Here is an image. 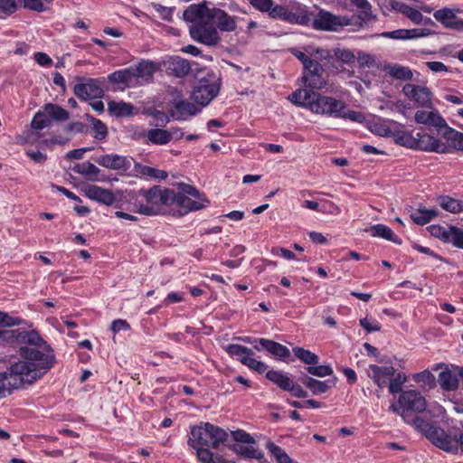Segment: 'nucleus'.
<instances>
[{
	"label": "nucleus",
	"mask_w": 463,
	"mask_h": 463,
	"mask_svg": "<svg viewBox=\"0 0 463 463\" xmlns=\"http://www.w3.org/2000/svg\"><path fill=\"white\" fill-rule=\"evenodd\" d=\"M289 100L295 105L308 109L316 114L349 119L359 123L364 119V116L361 112L349 109L345 102L307 90H295L289 96Z\"/></svg>",
	"instance_id": "nucleus-1"
},
{
	"label": "nucleus",
	"mask_w": 463,
	"mask_h": 463,
	"mask_svg": "<svg viewBox=\"0 0 463 463\" xmlns=\"http://www.w3.org/2000/svg\"><path fill=\"white\" fill-rule=\"evenodd\" d=\"M223 349L230 357L237 358L238 361L249 369L258 373L266 372V378L282 391L290 392V394L296 398L307 397V392L305 391L301 385L295 383L287 373L273 369L267 371L269 367L268 364L255 359L253 357L254 352L251 348L238 344H229L225 345Z\"/></svg>",
	"instance_id": "nucleus-2"
},
{
	"label": "nucleus",
	"mask_w": 463,
	"mask_h": 463,
	"mask_svg": "<svg viewBox=\"0 0 463 463\" xmlns=\"http://www.w3.org/2000/svg\"><path fill=\"white\" fill-rule=\"evenodd\" d=\"M289 52L302 64L301 81L305 86L304 90L314 91L326 88L327 76L321 61H330L331 52L312 46H305L303 51L294 47Z\"/></svg>",
	"instance_id": "nucleus-3"
},
{
	"label": "nucleus",
	"mask_w": 463,
	"mask_h": 463,
	"mask_svg": "<svg viewBox=\"0 0 463 463\" xmlns=\"http://www.w3.org/2000/svg\"><path fill=\"white\" fill-rule=\"evenodd\" d=\"M19 354L24 359L12 364V370L14 375H20L19 382L33 383L44 375L55 364V355L52 350L41 351L35 347L22 346Z\"/></svg>",
	"instance_id": "nucleus-4"
},
{
	"label": "nucleus",
	"mask_w": 463,
	"mask_h": 463,
	"mask_svg": "<svg viewBox=\"0 0 463 463\" xmlns=\"http://www.w3.org/2000/svg\"><path fill=\"white\" fill-rule=\"evenodd\" d=\"M229 436V433L219 426L202 422L191 428L187 443L196 450L197 458L201 463H213V454L210 449L226 445Z\"/></svg>",
	"instance_id": "nucleus-5"
},
{
	"label": "nucleus",
	"mask_w": 463,
	"mask_h": 463,
	"mask_svg": "<svg viewBox=\"0 0 463 463\" xmlns=\"http://www.w3.org/2000/svg\"><path fill=\"white\" fill-rule=\"evenodd\" d=\"M173 198V190L158 185L128 194V202L132 206L130 211L147 216L163 213L165 207L171 206Z\"/></svg>",
	"instance_id": "nucleus-6"
},
{
	"label": "nucleus",
	"mask_w": 463,
	"mask_h": 463,
	"mask_svg": "<svg viewBox=\"0 0 463 463\" xmlns=\"http://www.w3.org/2000/svg\"><path fill=\"white\" fill-rule=\"evenodd\" d=\"M415 121L430 127L439 128L441 130V136L449 144L454 150L463 152V133L449 127L446 120L437 110L426 111L418 110L414 116Z\"/></svg>",
	"instance_id": "nucleus-7"
},
{
	"label": "nucleus",
	"mask_w": 463,
	"mask_h": 463,
	"mask_svg": "<svg viewBox=\"0 0 463 463\" xmlns=\"http://www.w3.org/2000/svg\"><path fill=\"white\" fill-rule=\"evenodd\" d=\"M174 197L171 199V206L175 205L181 215L201 210L209 203L205 196L195 187L186 184L178 186V192H174Z\"/></svg>",
	"instance_id": "nucleus-8"
},
{
	"label": "nucleus",
	"mask_w": 463,
	"mask_h": 463,
	"mask_svg": "<svg viewBox=\"0 0 463 463\" xmlns=\"http://www.w3.org/2000/svg\"><path fill=\"white\" fill-rule=\"evenodd\" d=\"M255 3L251 6L261 13H267L272 19H279L292 24L307 25L309 22V16L306 10L298 9L297 12H291L288 7L274 5L273 0H270L269 5H263Z\"/></svg>",
	"instance_id": "nucleus-9"
},
{
	"label": "nucleus",
	"mask_w": 463,
	"mask_h": 463,
	"mask_svg": "<svg viewBox=\"0 0 463 463\" xmlns=\"http://www.w3.org/2000/svg\"><path fill=\"white\" fill-rule=\"evenodd\" d=\"M76 80L78 83H76L73 87V93L80 100L99 99L103 97V84L106 80L104 77H77Z\"/></svg>",
	"instance_id": "nucleus-10"
},
{
	"label": "nucleus",
	"mask_w": 463,
	"mask_h": 463,
	"mask_svg": "<svg viewBox=\"0 0 463 463\" xmlns=\"http://www.w3.org/2000/svg\"><path fill=\"white\" fill-rule=\"evenodd\" d=\"M189 33L192 39L205 45L213 46L220 42L216 27L208 19L192 24L189 28Z\"/></svg>",
	"instance_id": "nucleus-11"
},
{
	"label": "nucleus",
	"mask_w": 463,
	"mask_h": 463,
	"mask_svg": "<svg viewBox=\"0 0 463 463\" xmlns=\"http://www.w3.org/2000/svg\"><path fill=\"white\" fill-rule=\"evenodd\" d=\"M349 24H351L349 18L321 10L316 15L312 25L314 29L319 31L338 32Z\"/></svg>",
	"instance_id": "nucleus-12"
},
{
	"label": "nucleus",
	"mask_w": 463,
	"mask_h": 463,
	"mask_svg": "<svg viewBox=\"0 0 463 463\" xmlns=\"http://www.w3.org/2000/svg\"><path fill=\"white\" fill-rule=\"evenodd\" d=\"M428 231L431 236L444 243H450L455 248L463 249V229L454 225L444 227L439 224H432L428 227Z\"/></svg>",
	"instance_id": "nucleus-13"
},
{
	"label": "nucleus",
	"mask_w": 463,
	"mask_h": 463,
	"mask_svg": "<svg viewBox=\"0 0 463 463\" xmlns=\"http://www.w3.org/2000/svg\"><path fill=\"white\" fill-rule=\"evenodd\" d=\"M220 85L215 80L203 78L193 90L192 99L202 107L207 106L219 93Z\"/></svg>",
	"instance_id": "nucleus-14"
},
{
	"label": "nucleus",
	"mask_w": 463,
	"mask_h": 463,
	"mask_svg": "<svg viewBox=\"0 0 463 463\" xmlns=\"http://www.w3.org/2000/svg\"><path fill=\"white\" fill-rule=\"evenodd\" d=\"M0 339L9 345L28 344L37 345L42 338L35 331H27L22 328H0Z\"/></svg>",
	"instance_id": "nucleus-15"
},
{
	"label": "nucleus",
	"mask_w": 463,
	"mask_h": 463,
	"mask_svg": "<svg viewBox=\"0 0 463 463\" xmlns=\"http://www.w3.org/2000/svg\"><path fill=\"white\" fill-rule=\"evenodd\" d=\"M434 445L449 453H463V432L449 433L445 430H435Z\"/></svg>",
	"instance_id": "nucleus-16"
},
{
	"label": "nucleus",
	"mask_w": 463,
	"mask_h": 463,
	"mask_svg": "<svg viewBox=\"0 0 463 463\" xmlns=\"http://www.w3.org/2000/svg\"><path fill=\"white\" fill-rule=\"evenodd\" d=\"M413 150L435 152L439 154H448L455 151L448 142L444 144L438 138L425 132L416 133Z\"/></svg>",
	"instance_id": "nucleus-17"
},
{
	"label": "nucleus",
	"mask_w": 463,
	"mask_h": 463,
	"mask_svg": "<svg viewBox=\"0 0 463 463\" xmlns=\"http://www.w3.org/2000/svg\"><path fill=\"white\" fill-rule=\"evenodd\" d=\"M398 403L402 408L403 412L414 411L420 413L424 411L427 407L425 398L416 390L402 392Z\"/></svg>",
	"instance_id": "nucleus-18"
},
{
	"label": "nucleus",
	"mask_w": 463,
	"mask_h": 463,
	"mask_svg": "<svg viewBox=\"0 0 463 463\" xmlns=\"http://www.w3.org/2000/svg\"><path fill=\"white\" fill-rule=\"evenodd\" d=\"M403 94L414 101L418 107L432 109L431 91L427 87L407 83L402 88Z\"/></svg>",
	"instance_id": "nucleus-19"
},
{
	"label": "nucleus",
	"mask_w": 463,
	"mask_h": 463,
	"mask_svg": "<svg viewBox=\"0 0 463 463\" xmlns=\"http://www.w3.org/2000/svg\"><path fill=\"white\" fill-rule=\"evenodd\" d=\"M255 342L259 344L253 345L256 351L260 352L265 350L275 358L288 362V359L290 356V350L286 345L267 338H258Z\"/></svg>",
	"instance_id": "nucleus-20"
},
{
	"label": "nucleus",
	"mask_w": 463,
	"mask_h": 463,
	"mask_svg": "<svg viewBox=\"0 0 463 463\" xmlns=\"http://www.w3.org/2000/svg\"><path fill=\"white\" fill-rule=\"evenodd\" d=\"M175 131H168L163 128H150L139 134V138L145 137L143 141L146 145L164 146L167 145L174 137Z\"/></svg>",
	"instance_id": "nucleus-21"
},
{
	"label": "nucleus",
	"mask_w": 463,
	"mask_h": 463,
	"mask_svg": "<svg viewBox=\"0 0 463 463\" xmlns=\"http://www.w3.org/2000/svg\"><path fill=\"white\" fill-rule=\"evenodd\" d=\"M94 160L99 165L111 170L128 171L131 166L127 156L113 153L101 155Z\"/></svg>",
	"instance_id": "nucleus-22"
},
{
	"label": "nucleus",
	"mask_w": 463,
	"mask_h": 463,
	"mask_svg": "<svg viewBox=\"0 0 463 463\" xmlns=\"http://www.w3.org/2000/svg\"><path fill=\"white\" fill-rule=\"evenodd\" d=\"M433 16L446 29L463 32V19L458 18L453 10L444 7L435 11Z\"/></svg>",
	"instance_id": "nucleus-23"
},
{
	"label": "nucleus",
	"mask_w": 463,
	"mask_h": 463,
	"mask_svg": "<svg viewBox=\"0 0 463 463\" xmlns=\"http://www.w3.org/2000/svg\"><path fill=\"white\" fill-rule=\"evenodd\" d=\"M369 370V377L380 389L387 387L391 378L396 373L393 366H379L377 364H370Z\"/></svg>",
	"instance_id": "nucleus-24"
},
{
	"label": "nucleus",
	"mask_w": 463,
	"mask_h": 463,
	"mask_svg": "<svg viewBox=\"0 0 463 463\" xmlns=\"http://www.w3.org/2000/svg\"><path fill=\"white\" fill-rule=\"evenodd\" d=\"M208 20L213 22L216 29L218 28L222 32H232L236 28L235 19L219 8L211 9Z\"/></svg>",
	"instance_id": "nucleus-25"
},
{
	"label": "nucleus",
	"mask_w": 463,
	"mask_h": 463,
	"mask_svg": "<svg viewBox=\"0 0 463 463\" xmlns=\"http://www.w3.org/2000/svg\"><path fill=\"white\" fill-rule=\"evenodd\" d=\"M84 193L89 199L108 206L112 205L116 201V197L110 190L98 185H88L85 188Z\"/></svg>",
	"instance_id": "nucleus-26"
},
{
	"label": "nucleus",
	"mask_w": 463,
	"mask_h": 463,
	"mask_svg": "<svg viewBox=\"0 0 463 463\" xmlns=\"http://www.w3.org/2000/svg\"><path fill=\"white\" fill-rule=\"evenodd\" d=\"M392 138L395 144L409 149H413V146L415 144L413 130L407 129L404 125L396 122Z\"/></svg>",
	"instance_id": "nucleus-27"
},
{
	"label": "nucleus",
	"mask_w": 463,
	"mask_h": 463,
	"mask_svg": "<svg viewBox=\"0 0 463 463\" xmlns=\"http://www.w3.org/2000/svg\"><path fill=\"white\" fill-rule=\"evenodd\" d=\"M298 381L310 390L313 395L326 393L335 384L334 380L319 381L308 375L299 377Z\"/></svg>",
	"instance_id": "nucleus-28"
},
{
	"label": "nucleus",
	"mask_w": 463,
	"mask_h": 463,
	"mask_svg": "<svg viewBox=\"0 0 463 463\" xmlns=\"http://www.w3.org/2000/svg\"><path fill=\"white\" fill-rule=\"evenodd\" d=\"M211 9L207 7L206 3L189 5L183 14L184 20L195 24L208 19Z\"/></svg>",
	"instance_id": "nucleus-29"
},
{
	"label": "nucleus",
	"mask_w": 463,
	"mask_h": 463,
	"mask_svg": "<svg viewBox=\"0 0 463 463\" xmlns=\"http://www.w3.org/2000/svg\"><path fill=\"white\" fill-rule=\"evenodd\" d=\"M20 375H14L12 370V364L7 369L6 372L0 373V398L5 396V392H12L14 389L21 388L25 383H21L20 384H14L16 382H19L18 379Z\"/></svg>",
	"instance_id": "nucleus-30"
},
{
	"label": "nucleus",
	"mask_w": 463,
	"mask_h": 463,
	"mask_svg": "<svg viewBox=\"0 0 463 463\" xmlns=\"http://www.w3.org/2000/svg\"><path fill=\"white\" fill-rule=\"evenodd\" d=\"M199 112V109L187 100H179L175 103L174 109L171 110L173 118L178 121L185 120L188 117L194 116Z\"/></svg>",
	"instance_id": "nucleus-31"
},
{
	"label": "nucleus",
	"mask_w": 463,
	"mask_h": 463,
	"mask_svg": "<svg viewBox=\"0 0 463 463\" xmlns=\"http://www.w3.org/2000/svg\"><path fill=\"white\" fill-rule=\"evenodd\" d=\"M134 80L137 78L146 81L150 80L157 70V65L152 61H141L136 65L130 66Z\"/></svg>",
	"instance_id": "nucleus-32"
},
{
	"label": "nucleus",
	"mask_w": 463,
	"mask_h": 463,
	"mask_svg": "<svg viewBox=\"0 0 463 463\" xmlns=\"http://www.w3.org/2000/svg\"><path fill=\"white\" fill-rule=\"evenodd\" d=\"M368 232L373 237L383 238L398 245H401L402 242V239L390 227L384 224H374L370 227Z\"/></svg>",
	"instance_id": "nucleus-33"
},
{
	"label": "nucleus",
	"mask_w": 463,
	"mask_h": 463,
	"mask_svg": "<svg viewBox=\"0 0 463 463\" xmlns=\"http://www.w3.org/2000/svg\"><path fill=\"white\" fill-rule=\"evenodd\" d=\"M459 367H457L458 371ZM458 373H455L452 371L446 369L439 373L438 377V383L441 389L444 391L451 392L458 388Z\"/></svg>",
	"instance_id": "nucleus-34"
},
{
	"label": "nucleus",
	"mask_w": 463,
	"mask_h": 463,
	"mask_svg": "<svg viewBox=\"0 0 463 463\" xmlns=\"http://www.w3.org/2000/svg\"><path fill=\"white\" fill-rule=\"evenodd\" d=\"M43 109L51 121L64 122L70 118V112L58 104L46 103Z\"/></svg>",
	"instance_id": "nucleus-35"
},
{
	"label": "nucleus",
	"mask_w": 463,
	"mask_h": 463,
	"mask_svg": "<svg viewBox=\"0 0 463 463\" xmlns=\"http://www.w3.org/2000/svg\"><path fill=\"white\" fill-rule=\"evenodd\" d=\"M439 214L436 209H427L420 205L416 211L411 213L410 217L412 222L418 225H425L435 219Z\"/></svg>",
	"instance_id": "nucleus-36"
},
{
	"label": "nucleus",
	"mask_w": 463,
	"mask_h": 463,
	"mask_svg": "<svg viewBox=\"0 0 463 463\" xmlns=\"http://www.w3.org/2000/svg\"><path fill=\"white\" fill-rule=\"evenodd\" d=\"M395 124L396 121L394 120H384L378 118L371 123L370 129L380 137H392Z\"/></svg>",
	"instance_id": "nucleus-37"
},
{
	"label": "nucleus",
	"mask_w": 463,
	"mask_h": 463,
	"mask_svg": "<svg viewBox=\"0 0 463 463\" xmlns=\"http://www.w3.org/2000/svg\"><path fill=\"white\" fill-rule=\"evenodd\" d=\"M73 172L83 175L89 181H98L100 170L92 163L85 161L75 164L72 167Z\"/></svg>",
	"instance_id": "nucleus-38"
},
{
	"label": "nucleus",
	"mask_w": 463,
	"mask_h": 463,
	"mask_svg": "<svg viewBox=\"0 0 463 463\" xmlns=\"http://www.w3.org/2000/svg\"><path fill=\"white\" fill-rule=\"evenodd\" d=\"M131 67L115 71L108 75L107 79L111 83H122L129 86L134 82Z\"/></svg>",
	"instance_id": "nucleus-39"
},
{
	"label": "nucleus",
	"mask_w": 463,
	"mask_h": 463,
	"mask_svg": "<svg viewBox=\"0 0 463 463\" xmlns=\"http://www.w3.org/2000/svg\"><path fill=\"white\" fill-rule=\"evenodd\" d=\"M439 205L445 211L451 213H463V201L452 198L448 195L438 198Z\"/></svg>",
	"instance_id": "nucleus-40"
},
{
	"label": "nucleus",
	"mask_w": 463,
	"mask_h": 463,
	"mask_svg": "<svg viewBox=\"0 0 463 463\" xmlns=\"http://www.w3.org/2000/svg\"><path fill=\"white\" fill-rule=\"evenodd\" d=\"M233 450L245 458H255L260 462L265 460L264 453L254 447H249L247 444H236Z\"/></svg>",
	"instance_id": "nucleus-41"
},
{
	"label": "nucleus",
	"mask_w": 463,
	"mask_h": 463,
	"mask_svg": "<svg viewBox=\"0 0 463 463\" xmlns=\"http://www.w3.org/2000/svg\"><path fill=\"white\" fill-rule=\"evenodd\" d=\"M292 352L297 359H298L307 366L315 365L319 363L318 355L308 349H305L300 346H296L293 347Z\"/></svg>",
	"instance_id": "nucleus-42"
},
{
	"label": "nucleus",
	"mask_w": 463,
	"mask_h": 463,
	"mask_svg": "<svg viewBox=\"0 0 463 463\" xmlns=\"http://www.w3.org/2000/svg\"><path fill=\"white\" fill-rule=\"evenodd\" d=\"M108 109L109 113L117 118L128 117L133 113L132 105L124 101L117 102L111 100L108 103Z\"/></svg>",
	"instance_id": "nucleus-43"
},
{
	"label": "nucleus",
	"mask_w": 463,
	"mask_h": 463,
	"mask_svg": "<svg viewBox=\"0 0 463 463\" xmlns=\"http://www.w3.org/2000/svg\"><path fill=\"white\" fill-rule=\"evenodd\" d=\"M266 449L277 463H295L286 451L274 442L269 440L266 443Z\"/></svg>",
	"instance_id": "nucleus-44"
},
{
	"label": "nucleus",
	"mask_w": 463,
	"mask_h": 463,
	"mask_svg": "<svg viewBox=\"0 0 463 463\" xmlns=\"http://www.w3.org/2000/svg\"><path fill=\"white\" fill-rule=\"evenodd\" d=\"M413 425L416 427V429L420 430V431L424 432L428 439L432 442L434 445V432L435 430H444L441 428L435 427L431 424H430L428 421H426L423 418L415 416L412 420Z\"/></svg>",
	"instance_id": "nucleus-45"
},
{
	"label": "nucleus",
	"mask_w": 463,
	"mask_h": 463,
	"mask_svg": "<svg viewBox=\"0 0 463 463\" xmlns=\"http://www.w3.org/2000/svg\"><path fill=\"white\" fill-rule=\"evenodd\" d=\"M169 69L177 77H184L191 71L189 62L181 57H175L170 61Z\"/></svg>",
	"instance_id": "nucleus-46"
},
{
	"label": "nucleus",
	"mask_w": 463,
	"mask_h": 463,
	"mask_svg": "<svg viewBox=\"0 0 463 463\" xmlns=\"http://www.w3.org/2000/svg\"><path fill=\"white\" fill-rule=\"evenodd\" d=\"M86 119L92 126L93 137L98 140H104L108 136L106 124L90 114H86Z\"/></svg>",
	"instance_id": "nucleus-47"
},
{
	"label": "nucleus",
	"mask_w": 463,
	"mask_h": 463,
	"mask_svg": "<svg viewBox=\"0 0 463 463\" xmlns=\"http://www.w3.org/2000/svg\"><path fill=\"white\" fill-rule=\"evenodd\" d=\"M334 53L331 54V60H335L336 61H340L343 64H351L355 61V56L353 52L348 49H334Z\"/></svg>",
	"instance_id": "nucleus-48"
},
{
	"label": "nucleus",
	"mask_w": 463,
	"mask_h": 463,
	"mask_svg": "<svg viewBox=\"0 0 463 463\" xmlns=\"http://www.w3.org/2000/svg\"><path fill=\"white\" fill-rule=\"evenodd\" d=\"M407 381L406 375L403 373H395L390 380L388 388L392 394L402 393V385Z\"/></svg>",
	"instance_id": "nucleus-49"
},
{
	"label": "nucleus",
	"mask_w": 463,
	"mask_h": 463,
	"mask_svg": "<svg viewBox=\"0 0 463 463\" xmlns=\"http://www.w3.org/2000/svg\"><path fill=\"white\" fill-rule=\"evenodd\" d=\"M51 125V120L47 118L43 109L37 111L31 122V128L36 131L43 130Z\"/></svg>",
	"instance_id": "nucleus-50"
},
{
	"label": "nucleus",
	"mask_w": 463,
	"mask_h": 463,
	"mask_svg": "<svg viewBox=\"0 0 463 463\" xmlns=\"http://www.w3.org/2000/svg\"><path fill=\"white\" fill-rule=\"evenodd\" d=\"M307 372L317 377L331 376L334 373L333 368L330 365L315 364L306 367Z\"/></svg>",
	"instance_id": "nucleus-51"
},
{
	"label": "nucleus",
	"mask_w": 463,
	"mask_h": 463,
	"mask_svg": "<svg viewBox=\"0 0 463 463\" xmlns=\"http://www.w3.org/2000/svg\"><path fill=\"white\" fill-rule=\"evenodd\" d=\"M389 73L394 79L402 80H411L413 76L411 71L409 68L400 65L392 66L390 69Z\"/></svg>",
	"instance_id": "nucleus-52"
},
{
	"label": "nucleus",
	"mask_w": 463,
	"mask_h": 463,
	"mask_svg": "<svg viewBox=\"0 0 463 463\" xmlns=\"http://www.w3.org/2000/svg\"><path fill=\"white\" fill-rule=\"evenodd\" d=\"M413 379L416 383H422L429 388H433L436 385V379L434 374L428 370H424L416 373L413 376Z\"/></svg>",
	"instance_id": "nucleus-53"
},
{
	"label": "nucleus",
	"mask_w": 463,
	"mask_h": 463,
	"mask_svg": "<svg viewBox=\"0 0 463 463\" xmlns=\"http://www.w3.org/2000/svg\"><path fill=\"white\" fill-rule=\"evenodd\" d=\"M64 131L72 135L87 134L89 132V126L80 121L71 122L65 126Z\"/></svg>",
	"instance_id": "nucleus-54"
},
{
	"label": "nucleus",
	"mask_w": 463,
	"mask_h": 463,
	"mask_svg": "<svg viewBox=\"0 0 463 463\" xmlns=\"http://www.w3.org/2000/svg\"><path fill=\"white\" fill-rule=\"evenodd\" d=\"M408 29H397L391 32H383L378 36L392 40H409Z\"/></svg>",
	"instance_id": "nucleus-55"
},
{
	"label": "nucleus",
	"mask_w": 463,
	"mask_h": 463,
	"mask_svg": "<svg viewBox=\"0 0 463 463\" xmlns=\"http://www.w3.org/2000/svg\"><path fill=\"white\" fill-rule=\"evenodd\" d=\"M318 213L337 215L341 213V209L331 201L322 200L319 203Z\"/></svg>",
	"instance_id": "nucleus-56"
},
{
	"label": "nucleus",
	"mask_w": 463,
	"mask_h": 463,
	"mask_svg": "<svg viewBox=\"0 0 463 463\" xmlns=\"http://www.w3.org/2000/svg\"><path fill=\"white\" fill-rule=\"evenodd\" d=\"M359 324L368 333L378 332L382 327L381 324L376 319L367 317L360 319Z\"/></svg>",
	"instance_id": "nucleus-57"
},
{
	"label": "nucleus",
	"mask_w": 463,
	"mask_h": 463,
	"mask_svg": "<svg viewBox=\"0 0 463 463\" xmlns=\"http://www.w3.org/2000/svg\"><path fill=\"white\" fill-rule=\"evenodd\" d=\"M231 435L236 442H239L241 444H254L255 443V439L250 436V434L247 433L243 430H237L232 431Z\"/></svg>",
	"instance_id": "nucleus-58"
},
{
	"label": "nucleus",
	"mask_w": 463,
	"mask_h": 463,
	"mask_svg": "<svg viewBox=\"0 0 463 463\" xmlns=\"http://www.w3.org/2000/svg\"><path fill=\"white\" fill-rule=\"evenodd\" d=\"M15 0H0V14L11 15L17 11Z\"/></svg>",
	"instance_id": "nucleus-59"
},
{
	"label": "nucleus",
	"mask_w": 463,
	"mask_h": 463,
	"mask_svg": "<svg viewBox=\"0 0 463 463\" xmlns=\"http://www.w3.org/2000/svg\"><path fill=\"white\" fill-rule=\"evenodd\" d=\"M20 324V319L0 311V328H8Z\"/></svg>",
	"instance_id": "nucleus-60"
},
{
	"label": "nucleus",
	"mask_w": 463,
	"mask_h": 463,
	"mask_svg": "<svg viewBox=\"0 0 463 463\" xmlns=\"http://www.w3.org/2000/svg\"><path fill=\"white\" fill-rule=\"evenodd\" d=\"M23 3V6L25 9L43 12L44 11V5L42 0H19Z\"/></svg>",
	"instance_id": "nucleus-61"
},
{
	"label": "nucleus",
	"mask_w": 463,
	"mask_h": 463,
	"mask_svg": "<svg viewBox=\"0 0 463 463\" xmlns=\"http://www.w3.org/2000/svg\"><path fill=\"white\" fill-rule=\"evenodd\" d=\"M404 15L416 24H420L423 21L422 14L412 6L408 8Z\"/></svg>",
	"instance_id": "nucleus-62"
},
{
	"label": "nucleus",
	"mask_w": 463,
	"mask_h": 463,
	"mask_svg": "<svg viewBox=\"0 0 463 463\" xmlns=\"http://www.w3.org/2000/svg\"><path fill=\"white\" fill-rule=\"evenodd\" d=\"M34 61L43 67H49L52 63V58L45 52H38L34 53Z\"/></svg>",
	"instance_id": "nucleus-63"
},
{
	"label": "nucleus",
	"mask_w": 463,
	"mask_h": 463,
	"mask_svg": "<svg viewBox=\"0 0 463 463\" xmlns=\"http://www.w3.org/2000/svg\"><path fill=\"white\" fill-rule=\"evenodd\" d=\"M130 325L128 323L127 320L124 319H116L111 324V330L114 334H117L122 330H129Z\"/></svg>",
	"instance_id": "nucleus-64"
}]
</instances>
